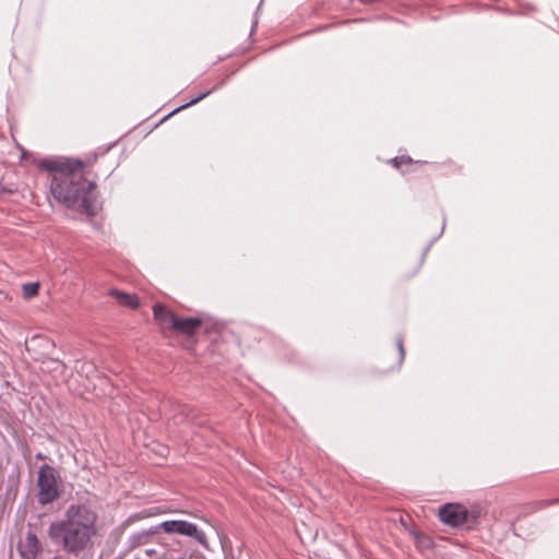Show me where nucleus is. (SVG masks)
Wrapping results in <instances>:
<instances>
[{
  "label": "nucleus",
  "mask_w": 559,
  "mask_h": 559,
  "mask_svg": "<svg viewBox=\"0 0 559 559\" xmlns=\"http://www.w3.org/2000/svg\"><path fill=\"white\" fill-rule=\"evenodd\" d=\"M88 162L82 159H62L47 162L50 171V192L52 197L67 207L94 216L100 209L96 199L95 182L85 178Z\"/></svg>",
  "instance_id": "obj_1"
},
{
  "label": "nucleus",
  "mask_w": 559,
  "mask_h": 559,
  "mask_svg": "<svg viewBox=\"0 0 559 559\" xmlns=\"http://www.w3.org/2000/svg\"><path fill=\"white\" fill-rule=\"evenodd\" d=\"M47 534L64 552L78 556L98 536V514L85 503H72L62 519L50 523Z\"/></svg>",
  "instance_id": "obj_2"
},
{
  "label": "nucleus",
  "mask_w": 559,
  "mask_h": 559,
  "mask_svg": "<svg viewBox=\"0 0 559 559\" xmlns=\"http://www.w3.org/2000/svg\"><path fill=\"white\" fill-rule=\"evenodd\" d=\"M37 500L41 506H47L60 498L58 476L55 467L45 464L39 467L37 477Z\"/></svg>",
  "instance_id": "obj_3"
},
{
  "label": "nucleus",
  "mask_w": 559,
  "mask_h": 559,
  "mask_svg": "<svg viewBox=\"0 0 559 559\" xmlns=\"http://www.w3.org/2000/svg\"><path fill=\"white\" fill-rule=\"evenodd\" d=\"M164 531L167 534H179L182 536L193 537L201 545L206 546L207 540L205 534L198 528L193 523L183 520H170L164 521L155 528H152V533Z\"/></svg>",
  "instance_id": "obj_4"
},
{
  "label": "nucleus",
  "mask_w": 559,
  "mask_h": 559,
  "mask_svg": "<svg viewBox=\"0 0 559 559\" xmlns=\"http://www.w3.org/2000/svg\"><path fill=\"white\" fill-rule=\"evenodd\" d=\"M467 510L460 503H447L439 509V519L444 524L457 527L467 520Z\"/></svg>",
  "instance_id": "obj_5"
},
{
  "label": "nucleus",
  "mask_w": 559,
  "mask_h": 559,
  "mask_svg": "<svg viewBox=\"0 0 559 559\" xmlns=\"http://www.w3.org/2000/svg\"><path fill=\"white\" fill-rule=\"evenodd\" d=\"M202 325V320L199 318H180L176 317L173 330L178 333L191 336Z\"/></svg>",
  "instance_id": "obj_6"
},
{
  "label": "nucleus",
  "mask_w": 559,
  "mask_h": 559,
  "mask_svg": "<svg viewBox=\"0 0 559 559\" xmlns=\"http://www.w3.org/2000/svg\"><path fill=\"white\" fill-rule=\"evenodd\" d=\"M41 550L39 539L34 533H27L24 545L20 546L21 555L26 559H34Z\"/></svg>",
  "instance_id": "obj_7"
},
{
  "label": "nucleus",
  "mask_w": 559,
  "mask_h": 559,
  "mask_svg": "<svg viewBox=\"0 0 559 559\" xmlns=\"http://www.w3.org/2000/svg\"><path fill=\"white\" fill-rule=\"evenodd\" d=\"M154 318L163 328L173 329L174 322L176 320V314L168 310L166 307L156 304L153 307Z\"/></svg>",
  "instance_id": "obj_8"
},
{
  "label": "nucleus",
  "mask_w": 559,
  "mask_h": 559,
  "mask_svg": "<svg viewBox=\"0 0 559 559\" xmlns=\"http://www.w3.org/2000/svg\"><path fill=\"white\" fill-rule=\"evenodd\" d=\"M109 295L116 298V300L121 306L128 307L130 309H136L140 306L139 298L134 294H128L119 289L112 288L109 290Z\"/></svg>",
  "instance_id": "obj_9"
},
{
  "label": "nucleus",
  "mask_w": 559,
  "mask_h": 559,
  "mask_svg": "<svg viewBox=\"0 0 559 559\" xmlns=\"http://www.w3.org/2000/svg\"><path fill=\"white\" fill-rule=\"evenodd\" d=\"M39 283H26L22 285V294L25 299H31L38 295Z\"/></svg>",
  "instance_id": "obj_10"
},
{
  "label": "nucleus",
  "mask_w": 559,
  "mask_h": 559,
  "mask_svg": "<svg viewBox=\"0 0 559 559\" xmlns=\"http://www.w3.org/2000/svg\"><path fill=\"white\" fill-rule=\"evenodd\" d=\"M413 163L412 158L409 156H397L391 159V164L396 169L402 168L404 165H411Z\"/></svg>",
  "instance_id": "obj_11"
},
{
  "label": "nucleus",
  "mask_w": 559,
  "mask_h": 559,
  "mask_svg": "<svg viewBox=\"0 0 559 559\" xmlns=\"http://www.w3.org/2000/svg\"><path fill=\"white\" fill-rule=\"evenodd\" d=\"M210 93H211V91H206V92H204V93L200 94L198 97L193 98V99H192V100H190L189 103H187V104H185V105H182V106L178 107L177 109H175V110L171 112V115H173V114H175V112H177V111H179V110H181V109H183V108H187V107H189V106H191V105L197 104L198 102H200L201 99H203L204 97H206Z\"/></svg>",
  "instance_id": "obj_12"
},
{
  "label": "nucleus",
  "mask_w": 559,
  "mask_h": 559,
  "mask_svg": "<svg viewBox=\"0 0 559 559\" xmlns=\"http://www.w3.org/2000/svg\"><path fill=\"white\" fill-rule=\"evenodd\" d=\"M13 301V298L4 292H0V304L9 306Z\"/></svg>",
  "instance_id": "obj_13"
},
{
  "label": "nucleus",
  "mask_w": 559,
  "mask_h": 559,
  "mask_svg": "<svg viewBox=\"0 0 559 559\" xmlns=\"http://www.w3.org/2000/svg\"><path fill=\"white\" fill-rule=\"evenodd\" d=\"M396 345H397V348H399V352H400V364H402V361L404 360V357H405V349H404V345H403V340L399 338L397 342H396Z\"/></svg>",
  "instance_id": "obj_14"
},
{
  "label": "nucleus",
  "mask_w": 559,
  "mask_h": 559,
  "mask_svg": "<svg viewBox=\"0 0 559 559\" xmlns=\"http://www.w3.org/2000/svg\"><path fill=\"white\" fill-rule=\"evenodd\" d=\"M36 459L37 460H47V456L45 454H43V453H37L36 454Z\"/></svg>",
  "instance_id": "obj_15"
},
{
  "label": "nucleus",
  "mask_w": 559,
  "mask_h": 559,
  "mask_svg": "<svg viewBox=\"0 0 559 559\" xmlns=\"http://www.w3.org/2000/svg\"><path fill=\"white\" fill-rule=\"evenodd\" d=\"M558 502H559V499L550 500V501H547L546 504H554V503H558Z\"/></svg>",
  "instance_id": "obj_16"
},
{
  "label": "nucleus",
  "mask_w": 559,
  "mask_h": 559,
  "mask_svg": "<svg viewBox=\"0 0 559 559\" xmlns=\"http://www.w3.org/2000/svg\"><path fill=\"white\" fill-rule=\"evenodd\" d=\"M1 192H9V193H11V192H12V190H4V189H3V190H0V193H1Z\"/></svg>",
  "instance_id": "obj_17"
},
{
  "label": "nucleus",
  "mask_w": 559,
  "mask_h": 559,
  "mask_svg": "<svg viewBox=\"0 0 559 559\" xmlns=\"http://www.w3.org/2000/svg\"><path fill=\"white\" fill-rule=\"evenodd\" d=\"M178 559H185V558H178Z\"/></svg>",
  "instance_id": "obj_18"
}]
</instances>
